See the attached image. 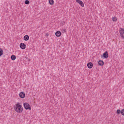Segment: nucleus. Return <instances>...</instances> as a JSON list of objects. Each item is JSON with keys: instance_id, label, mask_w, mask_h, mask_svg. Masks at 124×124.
<instances>
[{"instance_id": "nucleus-1", "label": "nucleus", "mask_w": 124, "mask_h": 124, "mask_svg": "<svg viewBox=\"0 0 124 124\" xmlns=\"http://www.w3.org/2000/svg\"><path fill=\"white\" fill-rule=\"evenodd\" d=\"M15 111L17 113H22L23 112V107L22 105H20L19 103H17L15 106H14Z\"/></svg>"}, {"instance_id": "nucleus-2", "label": "nucleus", "mask_w": 124, "mask_h": 124, "mask_svg": "<svg viewBox=\"0 0 124 124\" xmlns=\"http://www.w3.org/2000/svg\"><path fill=\"white\" fill-rule=\"evenodd\" d=\"M23 106L26 110H31V105L28 103H24Z\"/></svg>"}, {"instance_id": "nucleus-3", "label": "nucleus", "mask_w": 124, "mask_h": 124, "mask_svg": "<svg viewBox=\"0 0 124 124\" xmlns=\"http://www.w3.org/2000/svg\"><path fill=\"white\" fill-rule=\"evenodd\" d=\"M120 33L121 37L124 39V29H120Z\"/></svg>"}, {"instance_id": "nucleus-4", "label": "nucleus", "mask_w": 124, "mask_h": 124, "mask_svg": "<svg viewBox=\"0 0 124 124\" xmlns=\"http://www.w3.org/2000/svg\"><path fill=\"white\" fill-rule=\"evenodd\" d=\"M103 57V58H104V59H108L109 55H108V51H106L105 52H104L103 54V55H102V57Z\"/></svg>"}, {"instance_id": "nucleus-5", "label": "nucleus", "mask_w": 124, "mask_h": 124, "mask_svg": "<svg viewBox=\"0 0 124 124\" xmlns=\"http://www.w3.org/2000/svg\"><path fill=\"white\" fill-rule=\"evenodd\" d=\"M76 1L78 2V3H79V4H80L82 7H84V6H85L84 3L83 1H81V0H76Z\"/></svg>"}, {"instance_id": "nucleus-6", "label": "nucleus", "mask_w": 124, "mask_h": 124, "mask_svg": "<svg viewBox=\"0 0 124 124\" xmlns=\"http://www.w3.org/2000/svg\"><path fill=\"white\" fill-rule=\"evenodd\" d=\"M25 96H26V94L24 92H21L19 93V97L21 98H25Z\"/></svg>"}, {"instance_id": "nucleus-7", "label": "nucleus", "mask_w": 124, "mask_h": 124, "mask_svg": "<svg viewBox=\"0 0 124 124\" xmlns=\"http://www.w3.org/2000/svg\"><path fill=\"white\" fill-rule=\"evenodd\" d=\"M20 47L22 50H25V49H26V44L24 43H21L20 44Z\"/></svg>"}, {"instance_id": "nucleus-8", "label": "nucleus", "mask_w": 124, "mask_h": 124, "mask_svg": "<svg viewBox=\"0 0 124 124\" xmlns=\"http://www.w3.org/2000/svg\"><path fill=\"white\" fill-rule=\"evenodd\" d=\"M55 35L57 37H60L62 35V32L60 31H57L55 32Z\"/></svg>"}, {"instance_id": "nucleus-9", "label": "nucleus", "mask_w": 124, "mask_h": 124, "mask_svg": "<svg viewBox=\"0 0 124 124\" xmlns=\"http://www.w3.org/2000/svg\"><path fill=\"white\" fill-rule=\"evenodd\" d=\"M93 63L90 62L87 64V66L88 67V68H90L91 69V68H93Z\"/></svg>"}, {"instance_id": "nucleus-10", "label": "nucleus", "mask_w": 124, "mask_h": 124, "mask_svg": "<svg viewBox=\"0 0 124 124\" xmlns=\"http://www.w3.org/2000/svg\"><path fill=\"white\" fill-rule=\"evenodd\" d=\"M98 63L99 65L102 66V65L104 64V62H103V61H102V60H99L98 62Z\"/></svg>"}, {"instance_id": "nucleus-11", "label": "nucleus", "mask_w": 124, "mask_h": 124, "mask_svg": "<svg viewBox=\"0 0 124 124\" xmlns=\"http://www.w3.org/2000/svg\"><path fill=\"white\" fill-rule=\"evenodd\" d=\"M24 39L25 41H28V40L30 39V36H29L28 35H26L24 36Z\"/></svg>"}, {"instance_id": "nucleus-12", "label": "nucleus", "mask_w": 124, "mask_h": 124, "mask_svg": "<svg viewBox=\"0 0 124 124\" xmlns=\"http://www.w3.org/2000/svg\"><path fill=\"white\" fill-rule=\"evenodd\" d=\"M11 59L12 61H15L16 60V56L13 55L11 57Z\"/></svg>"}, {"instance_id": "nucleus-13", "label": "nucleus", "mask_w": 124, "mask_h": 124, "mask_svg": "<svg viewBox=\"0 0 124 124\" xmlns=\"http://www.w3.org/2000/svg\"><path fill=\"white\" fill-rule=\"evenodd\" d=\"M49 3L51 5H53L54 4V0H49Z\"/></svg>"}, {"instance_id": "nucleus-14", "label": "nucleus", "mask_w": 124, "mask_h": 124, "mask_svg": "<svg viewBox=\"0 0 124 124\" xmlns=\"http://www.w3.org/2000/svg\"><path fill=\"white\" fill-rule=\"evenodd\" d=\"M2 55H3V50H2V49L0 48V57L2 56Z\"/></svg>"}, {"instance_id": "nucleus-15", "label": "nucleus", "mask_w": 124, "mask_h": 124, "mask_svg": "<svg viewBox=\"0 0 124 124\" xmlns=\"http://www.w3.org/2000/svg\"><path fill=\"white\" fill-rule=\"evenodd\" d=\"M117 17H112V21H113V22H117Z\"/></svg>"}, {"instance_id": "nucleus-16", "label": "nucleus", "mask_w": 124, "mask_h": 124, "mask_svg": "<svg viewBox=\"0 0 124 124\" xmlns=\"http://www.w3.org/2000/svg\"><path fill=\"white\" fill-rule=\"evenodd\" d=\"M122 111H121V110L120 109H117V114H118V115H120V114L121 113Z\"/></svg>"}, {"instance_id": "nucleus-17", "label": "nucleus", "mask_w": 124, "mask_h": 124, "mask_svg": "<svg viewBox=\"0 0 124 124\" xmlns=\"http://www.w3.org/2000/svg\"><path fill=\"white\" fill-rule=\"evenodd\" d=\"M25 4H30V1L29 0H26L25 1Z\"/></svg>"}, {"instance_id": "nucleus-18", "label": "nucleus", "mask_w": 124, "mask_h": 124, "mask_svg": "<svg viewBox=\"0 0 124 124\" xmlns=\"http://www.w3.org/2000/svg\"><path fill=\"white\" fill-rule=\"evenodd\" d=\"M121 114L123 116H124V109L121 110Z\"/></svg>"}, {"instance_id": "nucleus-19", "label": "nucleus", "mask_w": 124, "mask_h": 124, "mask_svg": "<svg viewBox=\"0 0 124 124\" xmlns=\"http://www.w3.org/2000/svg\"><path fill=\"white\" fill-rule=\"evenodd\" d=\"M62 32L63 33H64V32H66V31H65V29H62Z\"/></svg>"}]
</instances>
